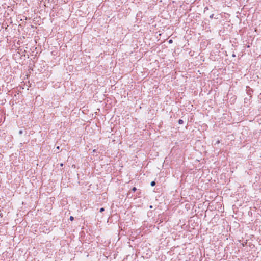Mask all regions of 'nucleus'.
Returning <instances> with one entry per match:
<instances>
[{
    "label": "nucleus",
    "instance_id": "nucleus-1",
    "mask_svg": "<svg viewBox=\"0 0 261 261\" xmlns=\"http://www.w3.org/2000/svg\"><path fill=\"white\" fill-rule=\"evenodd\" d=\"M178 123H179V124H183V120H181V119H179V120H178Z\"/></svg>",
    "mask_w": 261,
    "mask_h": 261
},
{
    "label": "nucleus",
    "instance_id": "nucleus-2",
    "mask_svg": "<svg viewBox=\"0 0 261 261\" xmlns=\"http://www.w3.org/2000/svg\"><path fill=\"white\" fill-rule=\"evenodd\" d=\"M150 185H151V186H155V181H151Z\"/></svg>",
    "mask_w": 261,
    "mask_h": 261
},
{
    "label": "nucleus",
    "instance_id": "nucleus-3",
    "mask_svg": "<svg viewBox=\"0 0 261 261\" xmlns=\"http://www.w3.org/2000/svg\"><path fill=\"white\" fill-rule=\"evenodd\" d=\"M136 190H137V189H136V187H134V188H133V189H132V191H133V192H135Z\"/></svg>",
    "mask_w": 261,
    "mask_h": 261
},
{
    "label": "nucleus",
    "instance_id": "nucleus-4",
    "mask_svg": "<svg viewBox=\"0 0 261 261\" xmlns=\"http://www.w3.org/2000/svg\"><path fill=\"white\" fill-rule=\"evenodd\" d=\"M104 210H105L104 208H103V207H102V208H101L100 209V212H101H101H103V211H104Z\"/></svg>",
    "mask_w": 261,
    "mask_h": 261
},
{
    "label": "nucleus",
    "instance_id": "nucleus-5",
    "mask_svg": "<svg viewBox=\"0 0 261 261\" xmlns=\"http://www.w3.org/2000/svg\"><path fill=\"white\" fill-rule=\"evenodd\" d=\"M70 220L71 221H73L74 220V217L73 216H70Z\"/></svg>",
    "mask_w": 261,
    "mask_h": 261
},
{
    "label": "nucleus",
    "instance_id": "nucleus-6",
    "mask_svg": "<svg viewBox=\"0 0 261 261\" xmlns=\"http://www.w3.org/2000/svg\"><path fill=\"white\" fill-rule=\"evenodd\" d=\"M60 166H61V167H62V166H63V163H61V164H60Z\"/></svg>",
    "mask_w": 261,
    "mask_h": 261
},
{
    "label": "nucleus",
    "instance_id": "nucleus-7",
    "mask_svg": "<svg viewBox=\"0 0 261 261\" xmlns=\"http://www.w3.org/2000/svg\"><path fill=\"white\" fill-rule=\"evenodd\" d=\"M169 42H170V43L172 42V40H170L169 41Z\"/></svg>",
    "mask_w": 261,
    "mask_h": 261
},
{
    "label": "nucleus",
    "instance_id": "nucleus-8",
    "mask_svg": "<svg viewBox=\"0 0 261 261\" xmlns=\"http://www.w3.org/2000/svg\"><path fill=\"white\" fill-rule=\"evenodd\" d=\"M220 143V141L218 140V141H217V143Z\"/></svg>",
    "mask_w": 261,
    "mask_h": 261
},
{
    "label": "nucleus",
    "instance_id": "nucleus-9",
    "mask_svg": "<svg viewBox=\"0 0 261 261\" xmlns=\"http://www.w3.org/2000/svg\"><path fill=\"white\" fill-rule=\"evenodd\" d=\"M57 149H59V146H58V147H57Z\"/></svg>",
    "mask_w": 261,
    "mask_h": 261
}]
</instances>
